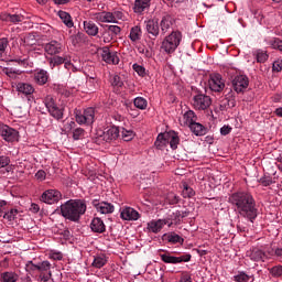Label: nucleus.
Here are the masks:
<instances>
[{
	"label": "nucleus",
	"mask_w": 282,
	"mask_h": 282,
	"mask_svg": "<svg viewBox=\"0 0 282 282\" xmlns=\"http://www.w3.org/2000/svg\"><path fill=\"white\" fill-rule=\"evenodd\" d=\"M268 254H270V257H282V249L281 248L269 249Z\"/></svg>",
	"instance_id": "052dcab7"
},
{
	"label": "nucleus",
	"mask_w": 282,
	"mask_h": 282,
	"mask_svg": "<svg viewBox=\"0 0 282 282\" xmlns=\"http://www.w3.org/2000/svg\"><path fill=\"white\" fill-rule=\"evenodd\" d=\"M180 43H182V33L180 31H174L164 39L162 48L167 54H173V52L180 47Z\"/></svg>",
	"instance_id": "39448f33"
},
{
	"label": "nucleus",
	"mask_w": 282,
	"mask_h": 282,
	"mask_svg": "<svg viewBox=\"0 0 282 282\" xmlns=\"http://www.w3.org/2000/svg\"><path fill=\"white\" fill-rule=\"evenodd\" d=\"M160 257L163 263L177 264V263H188V261H191V254L174 257V256H171V253H162L160 254Z\"/></svg>",
	"instance_id": "ddd939ff"
},
{
	"label": "nucleus",
	"mask_w": 282,
	"mask_h": 282,
	"mask_svg": "<svg viewBox=\"0 0 282 282\" xmlns=\"http://www.w3.org/2000/svg\"><path fill=\"white\" fill-rule=\"evenodd\" d=\"M101 58L105 63L109 65H118L120 63V57H118L117 52H111L108 46L101 48Z\"/></svg>",
	"instance_id": "4468645a"
},
{
	"label": "nucleus",
	"mask_w": 282,
	"mask_h": 282,
	"mask_svg": "<svg viewBox=\"0 0 282 282\" xmlns=\"http://www.w3.org/2000/svg\"><path fill=\"white\" fill-rule=\"evenodd\" d=\"M147 106H148V102H147V99H144V97L134 98V107H137V109L144 110L147 109Z\"/></svg>",
	"instance_id": "79ce46f5"
},
{
	"label": "nucleus",
	"mask_w": 282,
	"mask_h": 282,
	"mask_svg": "<svg viewBox=\"0 0 282 282\" xmlns=\"http://www.w3.org/2000/svg\"><path fill=\"white\" fill-rule=\"evenodd\" d=\"M129 39L132 43H138L142 39V29L138 25L132 26L130 30Z\"/></svg>",
	"instance_id": "c756f323"
},
{
	"label": "nucleus",
	"mask_w": 282,
	"mask_h": 282,
	"mask_svg": "<svg viewBox=\"0 0 282 282\" xmlns=\"http://www.w3.org/2000/svg\"><path fill=\"white\" fill-rule=\"evenodd\" d=\"M59 19L63 21L64 24H66V28H74V22L72 21V15L65 11L58 12Z\"/></svg>",
	"instance_id": "58836bf2"
},
{
	"label": "nucleus",
	"mask_w": 282,
	"mask_h": 282,
	"mask_svg": "<svg viewBox=\"0 0 282 282\" xmlns=\"http://www.w3.org/2000/svg\"><path fill=\"white\" fill-rule=\"evenodd\" d=\"M19 215L18 209H11L10 212L6 213L3 215L4 219H8V221H14V218Z\"/></svg>",
	"instance_id": "09e8293b"
},
{
	"label": "nucleus",
	"mask_w": 282,
	"mask_h": 282,
	"mask_svg": "<svg viewBox=\"0 0 282 282\" xmlns=\"http://www.w3.org/2000/svg\"><path fill=\"white\" fill-rule=\"evenodd\" d=\"M90 229L93 230V232L102 234L105 232V230H107V227L105 226V221L96 217L90 223Z\"/></svg>",
	"instance_id": "b1692460"
},
{
	"label": "nucleus",
	"mask_w": 282,
	"mask_h": 282,
	"mask_svg": "<svg viewBox=\"0 0 282 282\" xmlns=\"http://www.w3.org/2000/svg\"><path fill=\"white\" fill-rule=\"evenodd\" d=\"M133 69L134 72H137L139 76H144V74H147V69L143 66H140L138 64L133 65Z\"/></svg>",
	"instance_id": "680f3d73"
},
{
	"label": "nucleus",
	"mask_w": 282,
	"mask_h": 282,
	"mask_svg": "<svg viewBox=\"0 0 282 282\" xmlns=\"http://www.w3.org/2000/svg\"><path fill=\"white\" fill-rule=\"evenodd\" d=\"M48 78H50V75L45 69H40L34 73V80L35 83H37V85H45Z\"/></svg>",
	"instance_id": "bb28decb"
},
{
	"label": "nucleus",
	"mask_w": 282,
	"mask_h": 282,
	"mask_svg": "<svg viewBox=\"0 0 282 282\" xmlns=\"http://www.w3.org/2000/svg\"><path fill=\"white\" fill-rule=\"evenodd\" d=\"M270 274L275 278L282 276V265H275L271 268Z\"/></svg>",
	"instance_id": "3c124183"
},
{
	"label": "nucleus",
	"mask_w": 282,
	"mask_h": 282,
	"mask_svg": "<svg viewBox=\"0 0 282 282\" xmlns=\"http://www.w3.org/2000/svg\"><path fill=\"white\" fill-rule=\"evenodd\" d=\"M108 32L112 35V36H118V34H120L121 29L118 25H109L108 26Z\"/></svg>",
	"instance_id": "5fc2aeb1"
},
{
	"label": "nucleus",
	"mask_w": 282,
	"mask_h": 282,
	"mask_svg": "<svg viewBox=\"0 0 282 282\" xmlns=\"http://www.w3.org/2000/svg\"><path fill=\"white\" fill-rule=\"evenodd\" d=\"M62 197L63 195L58 189H48L42 194L41 199L44 204H56Z\"/></svg>",
	"instance_id": "dca6fc26"
},
{
	"label": "nucleus",
	"mask_w": 282,
	"mask_h": 282,
	"mask_svg": "<svg viewBox=\"0 0 282 282\" xmlns=\"http://www.w3.org/2000/svg\"><path fill=\"white\" fill-rule=\"evenodd\" d=\"M26 267L30 270H37V272H40V281L47 282L50 281V279H52V263H50V261L47 260L42 261L37 264H34V262L29 261Z\"/></svg>",
	"instance_id": "20e7f679"
},
{
	"label": "nucleus",
	"mask_w": 282,
	"mask_h": 282,
	"mask_svg": "<svg viewBox=\"0 0 282 282\" xmlns=\"http://www.w3.org/2000/svg\"><path fill=\"white\" fill-rule=\"evenodd\" d=\"M44 51L48 56H56V54H61L63 52V45L61 42L52 40L44 45Z\"/></svg>",
	"instance_id": "a211bd4d"
},
{
	"label": "nucleus",
	"mask_w": 282,
	"mask_h": 282,
	"mask_svg": "<svg viewBox=\"0 0 282 282\" xmlns=\"http://www.w3.org/2000/svg\"><path fill=\"white\" fill-rule=\"evenodd\" d=\"M229 202L232 206H236V209L241 217L249 219L251 223L257 219L258 213L257 207H254V198L252 195L246 192H238L229 197Z\"/></svg>",
	"instance_id": "f257e3e1"
},
{
	"label": "nucleus",
	"mask_w": 282,
	"mask_h": 282,
	"mask_svg": "<svg viewBox=\"0 0 282 282\" xmlns=\"http://www.w3.org/2000/svg\"><path fill=\"white\" fill-rule=\"evenodd\" d=\"M46 175H47V174L45 173V171L39 170V171L36 172V174H35V177H36V180H39L40 182H43V180H45Z\"/></svg>",
	"instance_id": "0e129e2a"
},
{
	"label": "nucleus",
	"mask_w": 282,
	"mask_h": 282,
	"mask_svg": "<svg viewBox=\"0 0 282 282\" xmlns=\"http://www.w3.org/2000/svg\"><path fill=\"white\" fill-rule=\"evenodd\" d=\"M160 25L162 33L166 34V32L171 30V25H173V18H171V15L163 17Z\"/></svg>",
	"instance_id": "f704fd0d"
},
{
	"label": "nucleus",
	"mask_w": 282,
	"mask_h": 282,
	"mask_svg": "<svg viewBox=\"0 0 282 282\" xmlns=\"http://www.w3.org/2000/svg\"><path fill=\"white\" fill-rule=\"evenodd\" d=\"M208 85L212 91H223V89L226 87V84L224 83V78H221L220 74L210 75Z\"/></svg>",
	"instance_id": "f3484780"
},
{
	"label": "nucleus",
	"mask_w": 282,
	"mask_h": 282,
	"mask_svg": "<svg viewBox=\"0 0 282 282\" xmlns=\"http://www.w3.org/2000/svg\"><path fill=\"white\" fill-rule=\"evenodd\" d=\"M17 91H19L20 94H24V96H32V93L34 91V86L26 83H18Z\"/></svg>",
	"instance_id": "c85d7f7f"
},
{
	"label": "nucleus",
	"mask_w": 282,
	"mask_h": 282,
	"mask_svg": "<svg viewBox=\"0 0 282 282\" xmlns=\"http://www.w3.org/2000/svg\"><path fill=\"white\" fill-rule=\"evenodd\" d=\"M74 127H76V122H74V120L67 121L64 124V130L65 131H72V129H74Z\"/></svg>",
	"instance_id": "69168bd1"
},
{
	"label": "nucleus",
	"mask_w": 282,
	"mask_h": 282,
	"mask_svg": "<svg viewBox=\"0 0 282 282\" xmlns=\"http://www.w3.org/2000/svg\"><path fill=\"white\" fill-rule=\"evenodd\" d=\"M180 282H193V280L191 279V274L182 273Z\"/></svg>",
	"instance_id": "774afa93"
},
{
	"label": "nucleus",
	"mask_w": 282,
	"mask_h": 282,
	"mask_svg": "<svg viewBox=\"0 0 282 282\" xmlns=\"http://www.w3.org/2000/svg\"><path fill=\"white\" fill-rule=\"evenodd\" d=\"M95 21L99 23H116L113 13L109 11H102L94 14Z\"/></svg>",
	"instance_id": "4be33fe9"
},
{
	"label": "nucleus",
	"mask_w": 282,
	"mask_h": 282,
	"mask_svg": "<svg viewBox=\"0 0 282 282\" xmlns=\"http://www.w3.org/2000/svg\"><path fill=\"white\" fill-rule=\"evenodd\" d=\"M234 280L236 282H249L250 275L246 274V272H240L237 275L234 276Z\"/></svg>",
	"instance_id": "49530a36"
},
{
	"label": "nucleus",
	"mask_w": 282,
	"mask_h": 282,
	"mask_svg": "<svg viewBox=\"0 0 282 282\" xmlns=\"http://www.w3.org/2000/svg\"><path fill=\"white\" fill-rule=\"evenodd\" d=\"M25 45H36V39L33 34H29L24 37Z\"/></svg>",
	"instance_id": "13d9d810"
},
{
	"label": "nucleus",
	"mask_w": 282,
	"mask_h": 282,
	"mask_svg": "<svg viewBox=\"0 0 282 282\" xmlns=\"http://www.w3.org/2000/svg\"><path fill=\"white\" fill-rule=\"evenodd\" d=\"M85 137V130L83 128H77L73 131L74 140H80V138Z\"/></svg>",
	"instance_id": "603ef678"
},
{
	"label": "nucleus",
	"mask_w": 282,
	"mask_h": 282,
	"mask_svg": "<svg viewBox=\"0 0 282 282\" xmlns=\"http://www.w3.org/2000/svg\"><path fill=\"white\" fill-rule=\"evenodd\" d=\"M119 133H121V138L122 140H124V142H131V140L135 138V133L133 132V130H127L124 128H121L119 129Z\"/></svg>",
	"instance_id": "ea45409f"
},
{
	"label": "nucleus",
	"mask_w": 282,
	"mask_h": 282,
	"mask_svg": "<svg viewBox=\"0 0 282 282\" xmlns=\"http://www.w3.org/2000/svg\"><path fill=\"white\" fill-rule=\"evenodd\" d=\"M256 58H257L258 63H265V61H268V53H265L262 50H258L256 52Z\"/></svg>",
	"instance_id": "c03bdc74"
},
{
	"label": "nucleus",
	"mask_w": 282,
	"mask_h": 282,
	"mask_svg": "<svg viewBox=\"0 0 282 282\" xmlns=\"http://www.w3.org/2000/svg\"><path fill=\"white\" fill-rule=\"evenodd\" d=\"M48 257L54 261H61L63 259V253L61 251H51Z\"/></svg>",
	"instance_id": "6e6d98bb"
},
{
	"label": "nucleus",
	"mask_w": 282,
	"mask_h": 282,
	"mask_svg": "<svg viewBox=\"0 0 282 282\" xmlns=\"http://www.w3.org/2000/svg\"><path fill=\"white\" fill-rule=\"evenodd\" d=\"M250 82L248 80V76L246 75H237L232 79V87L237 94H241L248 89V85Z\"/></svg>",
	"instance_id": "f8f14e48"
},
{
	"label": "nucleus",
	"mask_w": 282,
	"mask_h": 282,
	"mask_svg": "<svg viewBox=\"0 0 282 282\" xmlns=\"http://www.w3.org/2000/svg\"><path fill=\"white\" fill-rule=\"evenodd\" d=\"M75 120L77 124H86L87 127L94 124V121L96 120V109L87 108L84 111L76 110Z\"/></svg>",
	"instance_id": "423d86ee"
},
{
	"label": "nucleus",
	"mask_w": 282,
	"mask_h": 282,
	"mask_svg": "<svg viewBox=\"0 0 282 282\" xmlns=\"http://www.w3.org/2000/svg\"><path fill=\"white\" fill-rule=\"evenodd\" d=\"M272 69H273V72L282 70V59L281 58H278L273 62Z\"/></svg>",
	"instance_id": "bf43d9fd"
},
{
	"label": "nucleus",
	"mask_w": 282,
	"mask_h": 282,
	"mask_svg": "<svg viewBox=\"0 0 282 282\" xmlns=\"http://www.w3.org/2000/svg\"><path fill=\"white\" fill-rule=\"evenodd\" d=\"M247 257H249L251 261H263L265 253L261 249H253L248 251Z\"/></svg>",
	"instance_id": "473e14b6"
},
{
	"label": "nucleus",
	"mask_w": 282,
	"mask_h": 282,
	"mask_svg": "<svg viewBox=\"0 0 282 282\" xmlns=\"http://www.w3.org/2000/svg\"><path fill=\"white\" fill-rule=\"evenodd\" d=\"M230 131H232V128L230 126H224L223 128H220L221 135H228Z\"/></svg>",
	"instance_id": "338daca9"
},
{
	"label": "nucleus",
	"mask_w": 282,
	"mask_h": 282,
	"mask_svg": "<svg viewBox=\"0 0 282 282\" xmlns=\"http://www.w3.org/2000/svg\"><path fill=\"white\" fill-rule=\"evenodd\" d=\"M10 164V156L0 155V169H6Z\"/></svg>",
	"instance_id": "4d7b16f0"
},
{
	"label": "nucleus",
	"mask_w": 282,
	"mask_h": 282,
	"mask_svg": "<svg viewBox=\"0 0 282 282\" xmlns=\"http://www.w3.org/2000/svg\"><path fill=\"white\" fill-rule=\"evenodd\" d=\"M84 29L89 36H96L98 34V25L91 21H84Z\"/></svg>",
	"instance_id": "7c9ffc66"
},
{
	"label": "nucleus",
	"mask_w": 282,
	"mask_h": 282,
	"mask_svg": "<svg viewBox=\"0 0 282 282\" xmlns=\"http://www.w3.org/2000/svg\"><path fill=\"white\" fill-rule=\"evenodd\" d=\"M150 6H151V0H135L133 10L137 14H142V12L149 9Z\"/></svg>",
	"instance_id": "a878e982"
},
{
	"label": "nucleus",
	"mask_w": 282,
	"mask_h": 282,
	"mask_svg": "<svg viewBox=\"0 0 282 282\" xmlns=\"http://www.w3.org/2000/svg\"><path fill=\"white\" fill-rule=\"evenodd\" d=\"M191 131L194 135H206V127H204L202 123L194 121L189 126Z\"/></svg>",
	"instance_id": "2f4dec72"
},
{
	"label": "nucleus",
	"mask_w": 282,
	"mask_h": 282,
	"mask_svg": "<svg viewBox=\"0 0 282 282\" xmlns=\"http://www.w3.org/2000/svg\"><path fill=\"white\" fill-rule=\"evenodd\" d=\"M192 105L194 109H198L199 111H204L213 105V100L208 97V95H196L193 98Z\"/></svg>",
	"instance_id": "9d476101"
},
{
	"label": "nucleus",
	"mask_w": 282,
	"mask_h": 282,
	"mask_svg": "<svg viewBox=\"0 0 282 282\" xmlns=\"http://www.w3.org/2000/svg\"><path fill=\"white\" fill-rule=\"evenodd\" d=\"M193 195H195V191L187 184H183V197H193Z\"/></svg>",
	"instance_id": "8fccbe9b"
},
{
	"label": "nucleus",
	"mask_w": 282,
	"mask_h": 282,
	"mask_svg": "<svg viewBox=\"0 0 282 282\" xmlns=\"http://www.w3.org/2000/svg\"><path fill=\"white\" fill-rule=\"evenodd\" d=\"M107 264V256L105 254H97L94 257L93 268H104Z\"/></svg>",
	"instance_id": "e433bc0d"
},
{
	"label": "nucleus",
	"mask_w": 282,
	"mask_h": 282,
	"mask_svg": "<svg viewBox=\"0 0 282 282\" xmlns=\"http://www.w3.org/2000/svg\"><path fill=\"white\" fill-rule=\"evenodd\" d=\"M145 30L149 34H152V36L160 35V25L155 20H149L148 22H145Z\"/></svg>",
	"instance_id": "393cba45"
},
{
	"label": "nucleus",
	"mask_w": 282,
	"mask_h": 282,
	"mask_svg": "<svg viewBox=\"0 0 282 282\" xmlns=\"http://www.w3.org/2000/svg\"><path fill=\"white\" fill-rule=\"evenodd\" d=\"M111 84L113 87H122V80H120V76L115 75L111 79Z\"/></svg>",
	"instance_id": "e2e57ef3"
},
{
	"label": "nucleus",
	"mask_w": 282,
	"mask_h": 282,
	"mask_svg": "<svg viewBox=\"0 0 282 282\" xmlns=\"http://www.w3.org/2000/svg\"><path fill=\"white\" fill-rule=\"evenodd\" d=\"M8 39L2 37L0 39V58H2L3 54H6V50H8Z\"/></svg>",
	"instance_id": "de8ad7c7"
},
{
	"label": "nucleus",
	"mask_w": 282,
	"mask_h": 282,
	"mask_svg": "<svg viewBox=\"0 0 282 282\" xmlns=\"http://www.w3.org/2000/svg\"><path fill=\"white\" fill-rule=\"evenodd\" d=\"M272 50H279L282 53V41L280 39H273L269 42Z\"/></svg>",
	"instance_id": "a18cd8bd"
},
{
	"label": "nucleus",
	"mask_w": 282,
	"mask_h": 282,
	"mask_svg": "<svg viewBox=\"0 0 282 282\" xmlns=\"http://www.w3.org/2000/svg\"><path fill=\"white\" fill-rule=\"evenodd\" d=\"M87 212V205L83 200H67L61 205L62 217L69 219V221H78L80 216Z\"/></svg>",
	"instance_id": "f03ea898"
},
{
	"label": "nucleus",
	"mask_w": 282,
	"mask_h": 282,
	"mask_svg": "<svg viewBox=\"0 0 282 282\" xmlns=\"http://www.w3.org/2000/svg\"><path fill=\"white\" fill-rule=\"evenodd\" d=\"M112 17L115 19V23H118V21H122V19H124V13L120 10H113Z\"/></svg>",
	"instance_id": "864d4df0"
},
{
	"label": "nucleus",
	"mask_w": 282,
	"mask_h": 282,
	"mask_svg": "<svg viewBox=\"0 0 282 282\" xmlns=\"http://www.w3.org/2000/svg\"><path fill=\"white\" fill-rule=\"evenodd\" d=\"M93 204L97 213H100L101 215H110L115 210V207L111 203H107V202L99 203L95 200Z\"/></svg>",
	"instance_id": "412c9836"
},
{
	"label": "nucleus",
	"mask_w": 282,
	"mask_h": 282,
	"mask_svg": "<svg viewBox=\"0 0 282 282\" xmlns=\"http://www.w3.org/2000/svg\"><path fill=\"white\" fill-rule=\"evenodd\" d=\"M259 182L262 184V186H271V184H274L276 181L271 176L264 175L259 178Z\"/></svg>",
	"instance_id": "37998d69"
},
{
	"label": "nucleus",
	"mask_w": 282,
	"mask_h": 282,
	"mask_svg": "<svg viewBox=\"0 0 282 282\" xmlns=\"http://www.w3.org/2000/svg\"><path fill=\"white\" fill-rule=\"evenodd\" d=\"M164 226H173V223H170L169 219H158V220H151L147 225V229L149 232H160L164 228Z\"/></svg>",
	"instance_id": "2eb2a0df"
},
{
	"label": "nucleus",
	"mask_w": 282,
	"mask_h": 282,
	"mask_svg": "<svg viewBox=\"0 0 282 282\" xmlns=\"http://www.w3.org/2000/svg\"><path fill=\"white\" fill-rule=\"evenodd\" d=\"M120 135V128L112 126L110 128H106L105 130L102 129H97L96 130V138L99 141L104 142H110V140H116Z\"/></svg>",
	"instance_id": "0eeeda50"
},
{
	"label": "nucleus",
	"mask_w": 282,
	"mask_h": 282,
	"mask_svg": "<svg viewBox=\"0 0 282 282\" xmlns=\"http://www.w3.org/2000/svg\"><path fill=\"white\" fill-rule=\"evenodd\" d=\"M154 144L156 149H160L161 151L169 145L171 149L175 150L177 149V144H180V135H177V132L175 131L160 133Z\"/></svg>",
	"instance_id": "7ed1b4c3"
},
{
	"label": "nucleus",
	"mask_w": 282,
	"mask_h": 282,
	"mask_svg": "<svg viewBox=\"0 0 282 282\" xmlns=\"http://www.w3.org/2000/svg\"><path fill=\"white\" fill-rule=\"evenodd\" d=\"M2 72L6 74V76H9L12 80L21 79L22 72L19 69L3 68Z\"/></svg>",
	"instance_id": "4c0bfd02"
},
{
	"label": "nucleus",
	"mask_w": 282,
	"mask_h": 282,
	"mask_svg": "<svg viewBox=\"0 0 282 282\" xmlns=\"http://www.w3.org/2000/svg\"><path fill=\"white\" fill-rule=\"evenodd\" d=\"M184 217H188V212L175 210L170 214V218H167V220L170 224H178V221L184 219Z\"/></svg>",
	"instance_id": "cd10ccee"
},
{
	"label": "nucleus",
	"mask_w": 282,
	"mask_h": 282,
	"mask_svg": "<svg viewBox=\"0 0 282 282\" xmlns=\"http://www.w3.org/2000/svg\"><path fill=\"white\" fill-rule=\"evenodd\" d=\"M44 105L48 113L52 116V118H55V120H62L63 108H58V106H56V104L54 102V98H52V96H47L45 98Z\"/></svg>",
	"instance_id": "6e6552de"
},
{
	"label": "nucleus",
	"mask_w": 282,
	"mask_h": 282,
	"mask_svg": "<svg viewBox=\"0 0 282 282\" xmlns=\"http://www.w3.org/2000/svg\"><path fill=\"white\" fill-rule=\"evenodd\" d=\"M120 217L124 221H138L140 219V213L131 207H124L120 213Z\"/></svg>",
	"instance_id": "6ab92c4d"
},
{
	"label": "nucleus",
	"mask_w": 282,
	"mask_h": 282,
	"mask_svg": "<svg viewBox=\"0 0 282 282\" xmlns=\"http://www.w3.org/2000/svg\"><path fill=\"white\" fill-rule=\"evenodd\" d=\"M163 237L169 243H184V238L175 232L164 234Z\"/></svg>",
	"instance_id": "c9c22d12"
},
{
	"label": "nucleus",
	"mask_w": 282,
	"mask_h": 282,
	"mask_svg": "<svg viewBox=\"0 0 282 282\" xmlns=\"http://www.w3.org/2000/svg\"><path fill=\"white\" fill-rule=\"evenodd\" d=\"M194 122H197V115H195V111L193 110H187L183 117L180 119V123L183 127H189L192 126Z\"/></svg>",
	"instance_id": "5701e85b"
},
{
	"label": "nucleus",
	"mask_w": 282,
	"mask_h": 282,
	"mask_svg": "<svg viewBox=\"0 0 282 282\" xmlns=\"http://www.w3.org/2000/svg\"><path fill=\"white\" fill-rule=\"evenodd\" d=\"M86 87H87V91L89 94H94V91H96V89H98V82L94 78H89L87 82H86Z\"/></svg>",
	"instance_id": "a19ab883"
},
{
	"label": "nucleus",
	"mask_w": 282,
	"mask_h": 282,
	"mask_svg": "<svg viewBox=\"0 0 282 282\" xmlns=\"http://www.w3.org/2000/svg\"><path fill=\"white\" fill-rule=\"evenodd\" d=\"M0 135L4 142H19V131L10 126H0Z\"/></svg>",
	"instance_id": "1a4fd4ad"
},
{
	"label": "nucleus",
	"mask_w": 282,
	"mask_h": 282,
	"mask_svg": "<svg viewBox=\"0 0 282 282\" xmlns=\"http://www.w3.org/2000/svg\"><path fill=\"white\" fill-rule=\"evenodd\" d=\"M1 282H17L19 281V274L12 271H6L0 274Z\"/></svg>",
	"instance_id": "72a5a7b5"
},
{
	"label": "nucleus",
	"mask_w": 282,
	"mask_h": 282,
	"mask_svg": "<svg viewBox=\"0 0 282 282\" xmlns=\"http://www.w3.org/2000/svg\"><path fill=\"white\" fill-rule=\"evenodd\" d=\"M63 63L66 69H73L74 72V66L69 61V56L67 54H64L63 56H53L48 58V65L51 69H54V67H58V65H63Z\"/></svg>",
	"instance_id": "9b49d317"
},
{
	"label": "nucleus",
	"mask_w": 282,
	"mask_h": 282,
	"mask_svg": "<svg viewBox=\"0 0 282 282\" xmlns=\"http://www.w3.org/2000/svg\"><path fill=\"white\" fill-rule=\"evenodd\" d=\"M0 21H4L6 23H13L14 25H18V23H23V21H25V17H23V14L1 13Z\"/></svg>",
	"instance_id": "aec40b11"
}]
</instances>
